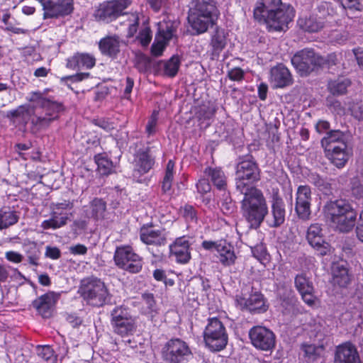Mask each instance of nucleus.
I'll use <instances>...</instances> for the list:
<instances>
[{
	"label": "nucleus",
	"instance_id": "9b49d317",
	"mask_svg": "<svg viewBox=\"0 0 363 363\" xmlns=\"http://www.w3.org/2000/svg\"><path fill=\"white\" fill-rule=\"evenodd\" d=\"M203 338L208 347L212 351H220L228 343V335L222 322L217 318L208 319Z\"/></svg>",
	"mask_w": 363,
	"mask_h": 363
},
{
	"label": "nucleus",
	"instance_id": "052dcab7",
	"mask_svg": "<svg viewBox=\"0 0 363 363\" xmlns=\"http://www.w3.org/2000/svg\"><path fill=\"white\" fill-rule=\"evenodd\" d=\"M45 256L52 259H57L61 257V252L57 247L47 246Z\"/></svg>",
	"mask_w": 363,
	"mask_h": 363
},
{
	"label": "nucleus",
	"instance_id": "3c124183",
	"mask_svg": "<svg viewBox=\"0 0 363 363\" xmlns=\"http://www.w3.org/2000/svg\"><path fill=\"white\" fill-rule=\"evenodd\" d=\"M216 111V108L214 106L203 105L200 107L197 113V116L199 120H208L213 117Z\"/></svg>",
	"mask_w": 363,
	"mask_h": 363
},
{
	"label": "nucleus",
	"instance_id": "864d4df0",
	"mask_svg": "<svg viewBox=\"0 0 363 363\" xmlns=\"http://www.w3.org/2000/svg\"><path fill=\"white\" fill-rule=\"evenodd\" d=\"M52 206L53 207L54 218H57V216L62 214L60 213V209L71 211L73 208L74 204L69 200H64L62 202L52 203Z\"/></svg>",
	"mask_w": 363,
	"mask_h": 363
},
{
	"label": "nucleus",
	"instance_id": "58836bf2",
	"mask_svg": "<svg viewBox=\"0 0 363 363\" xmlns=\"http://www.w3.org/2000/svg\"><path fill=\"white\" fill-rule=\"evenodd\" d=\"M143 306L142 308L143 313L152 320L158 313L156 303L154 299L153 294H144L142 296Z\"/></svg>",
	"mask_w": 363,
	"mask_h": 363
},
{
	"label": "nucleus",
	"instance_id": "6ab92c4d",
	"mask_svg": "<svg viewBox=\"0 0 363 363\" xmlns=\"http://www.w3.org/2000/svg\"><path fill=\"white\" fill-rule=\"evenodd\" d=\"M270 215L272 218L267 220V223L271 228H278L285 222V204L277 193L273 194L272 197Z\"/></svg>",
	"mask_w": 363,
	"mask_h": 363
},
{
	"label": "nucleus",
	"instance_id": "1a4fd4ad",
	"mask_svg": "<svg viewBox=\"0 0 363 363\" xmlns=\"http://www.w3.org/2000/svg\"><path fill=\"white\" fill-rule=\"evenodd\" d=\"M44 115H37L34 113L30 118V128L33 133L48 128L50 124L60 118V113L64 111L62 103L50 99L41 108Z\"/></svg>",
	"mask_w": 363,
	"mask_h": 363
},
{
	"label": "nucleus",
	"instance_id": "e2e57ef3",
	"mask_svg": "<svg viewBox=\"0 0 363 363\" xmlns=\"http://www.w3.org/2000/svg\"><path fill=\"white\" fill-rule=\"evenodd\" d=\"M228 75L233 81H240L244 77V71L240 67H235L228 72Z\"/></svg>",
	"mask_w": 363,
	"mask_h": 363
},
{
	"label": "nucleus",
	"instance_id": "bb28decb",
	"mask_svg": "<svg viewBox=\"0 0 363 363\" xmlns=\"http://www.w3.org/2000/svg\"><path fill=\"white\" fill-rule=\"evenodd\" d=\"M270 82L275 88H283L292 84L289 70L283 65L272 67L270 71Z\"/></svg>",
	"mask_w": 363,
	"mask_h": 363
},
{
	"label": "nucleus",
	"instance_id": "4be33fe9",
	"mask_svg": "<svg viewBox=\"0 0 363 363\" xmlns=\"http://www.w3.org/2000/svg\"><path fill=\"white\" fill-rule=\"evenodd\" d=\"M331 283L334 286L345 288L350 283L351 274L346 262H335L331 267Z\"/></svg>",
	"mask_w": 363,
	"mask_h": 363
},
{
	"label": "nucleus",
	"instance_id": "8fccbe9b",
	"mask_svg": "<svg viewBox=\"0 0 363 363\" xmlns=\"http://www.w3.org/2000/svg\"><path fill=\"white\" fill-rule=\"evenodd\" d=\"M223 192V199L220 201V208L224 213H230L235 209V204L230 197L229 193L226 190Z\"/></svg>",
	"mask_w": 363,
	"mask_h": 363
},
{
	"label": "nucleus",
	"instance_id": "cd10ccee",
	"mask_svg": "<svg viewBox=\"0 0 363 363\" xmlns=\"http://www.w3.org/2000/svg\"><path fill=\"white\" fill-rule=\"evenodd\" d=\"M324 152L327 159L339 169L345 166L351 155L350 150L347 149V145L343 147H333L324 151Z\"/></svg>",
	"mask_w": 363,
	"mask_h": 363
},
{
	"label": "nucleus",
	"instance_id": "2f4dec72",
	"mask_svg": "<svg viewBox=\"0 0 363 363\" xmlns=\"http://www.w3.org/2000/svg\"><path fill=\"white\" fill-rule=\"evenodd\" d=\"M50 218L42 222L40 226L43 230H56L67 225L68 220H70L72 216L71 213H67V211L60 209V213H62L57 216V218H54L53 207L51 206Z\"/></svg>",
	"mask_w": 363,
	"mask_h": 363
},
{
	"label": "nucleus",
	"instance_id": "774afa93",
	"mask_svg": "<svg viewBox=\"0 0 363 363\" xmlns=\"http://www.w3.org/2000/svg\"><path fill=\"white\" fill-rule=\"evenodd\" d=\"M356 233L358 239L363 242V210L359 215V219L356 227Z\"/></svg>",
	"mask_w": 363,
	"mask_h": 363
},
{
	"label": "nucleus",
	"instance_id": "72a5a7b5",
	"mask_svg": "<svg viewBox=\"0 0 363 363\" xmlns=\"http://www.w3.org/2000/svg\"><path fill=\"white\" fill-rule=\"evenodd\" d=\"M204 173L218 190L223 191L226 190L227 177L220 168L208 167L206 168Z\"/></svg>",
	"mask_w": 363,
	"mask_h": 363
},
{
	"label": "nucleus",
	"instance_id": "423d86ee",
	"mask_svg": "<svg viewBox=\"0 0 363 363\" xmlns=\"http://www.w3.org/2000/svg\"><path fill=\"white\" fill-rule=\"evenodd\" d=\"M81 296L88 304L101 307L110 301V294L104 282L97 278L84 280L79 287Z\"/></svg>",
	"mask_w": 363,
	"mask_h": 363
},
{
	"label": "nucleus",
	"instance_id": "6e6552de",
	"mask_svg": "<svg viewBox=\"0 0 363 363\" xmlns=\"http://www.w3.org/2000/svg\"><path fill=\"white\" fill-rule=\"evenodd\" d=\"M111 325L113 332L121 337L132 335L136 330L135 318L130 309L123 305L116 306L111 311Z\"/></svg>",
	"mask_w": 363,
	"mask_h": 363
},
{
	"label": "nucleus",
	"instance_id": "0eeeda50",
	"mask_svg": "<svg viewBox=\"0 0 363 363\" xmlns=\"http://www.w3.org/2000/svg\"><path fill=\"white\" fill-rule=\"evenodd\" d=\"M335 13L334 6L330 3L323 2L318 6L317 12L298 18L297 23L306 32L318 33L325 27L326 18L333 16Z\"/></svg>",
	"mask_w": 363,
	"mask_h": 363
},
{
	"label": "nucleus",
	"instance_id": "c756f323",
	"mask_svg": "<svg viewBox=\"0 0 363 363\" xmlns=\"http://www.w3.org/2000/svg\"><path fill=\"white\" fill-rule=\"evenodd\" d=\"M96 64L95 57L89 53H76L67 59V67L76 69H91Z\"/></svg>",
	"mask_w": 363,
	"mask_h": 363
},
{
	"label": "nucleus",
	"instance_id": "2eb2a0df",
	"mask_svg": "<svg viewBox=\"0 0 363 363\" xmlns=\"http://www.w3.org/2000/svg\"><path fill=\"white\" fill-rule=\"evenodd\" d=\"M312 201V192L309 186L301 185L296 193L295 211L298 217L303 220L310 219Z\"/></svg>",
	"mask_w": 363,
	"mask_h": 363
},
{
	"label": "nucleus",
	"instance_id": "c03bdc74",
	"mask_svg": "<svg viewBox=\"0 0 363 363\" xmlns=\"http://www.w3.org/2000/svg\"><path fill=\"white\" fill-rule=\"evenodd\" d=\"M295 286L299 293L314 291L312 281L303 274H298L296 277Z\"/></svg>",
	"mask_w": 363,
	"mask_h": 363
},
{
	"label": "nucleus",
	"instance_id": "39448f33",
	"mask_svg": "<svg viewBox=\"0 0 363 363\" xmlns=\"http://www.w3.org/2000/svg\"><path fill=\"white\" fill-rule=\"evenodd\" d=\"M323 211L326 219L341 232H350L355 225L357 213L345 199L327 202Z\"/></svg>",
	"mask_w": 363,
	"mask_h": 363
},
{
	"label": "nucleus",
	"instance_id": "473e14b6",
	"mask_svg": "<svg viewBox=\"0 0 363 363\" xmlns=\"http://www.w3.org/2000/svg\"><path fill=\"white\" fill-rule=\"evenodd\" d=\"M220 263L225 266H230L235 263L236 256L233 246L225 240H220L217 250Z\"/></svg>",
	"mask_w": 363,
	"mask_h": 363
},
{
	"label": "nucleus",
	"instance_id": "69168bd1",
	"mask_svg": "<svg viewBox=\"0 0 363 363\" xmlns=\"http://www.w3.org/2000/svg\"><path fill=\"white\" fill-rule=\"evenodd\" d=\"M150 8L155 11L158 12L162 7H164L168 0H147Z\"/></svg>",
	"mask_w": 363,
	"mask_h": 363
},
{
	"label": "nucleus",
	"instance_id": "4d7b16f0",
	"mask_svg": "<svg viewBox=\"0 0 363 363\" xmlns=\"http://www.w3.org/2000/svg\"><path fill=\"white\" fill-rule=\"evenodd\" d=\"M318 349L313 345H308L303 346V351L305 353V355L308 357V359L315 360L317 359L318 357H319Z\"/></svg>",
	"mask_w": 363,
	"mask_h": 363
},
{
	"label": "nucleus",
	"instance_id": "f3484780",
	"mask_svg": "<svg viewBox=\"0 0 363 363\" xmlns=\"http://www.w3.org/2000/svg\"><path fill=\"white\" fill-rule=\"evenodd\" d=\"M249 335L252 345L256 348L269 350L274 346V333L264 327H254L250 330Z\"/></svg>",
	"mask_w": 363,
	"mask_h": 363
},
{
	"label": "nucleus",
	"instance_id": "a878e982",
	"mask_svg": "<svg viewBox=\"0 0 363 363\" xmlns=\"http://www.w3.org/2000/svg\"><path fill=\"white\" fill-rule=\"evenodd\" d=\"M306 238L309 244L320 251V255L327 254L328 244L324 241L322 228L319 224L314 223L310 225Z\"/></svg>",
	"mask_w": 363,
	"mask_h": 363
},
{
	"label": "nucleus",
	"instance_id": "09e8293b",
	"mask_svg": "<svg viewBox=\"0 0 363 363\" xmlns=\"http://www.w3.org/2000/svg\"><path fill=\"white\" fill-rule=\"evenodd\" d=\"M26 99L31 103H35L39 107L42 108L50 98L45 97L44 93L38 91L30 92Z\"/></svg>",
	"mask_w": 363,
	"mask_h": 363
},
{
	"label": "nucleus",
	"instance_id": "4468645a",
	"mask_svg": "<svg viewBox=\"0 0 363 363\" xmlns=\"http://www.w3.org/2000/svg\"><path fill=\"white\" fill-rule=\"evenodd\" d=\"M42 6L43 18H52L70 14L73 9V0H37Z\"/></svg>",
	"mask_w": 363,
	"mask_h": 363
},
{
	"label": "nucleus",
	"instance_id": "338daca9",
	"mask_svg": "<svg viewBox=\"0 0 363 363\" xmlns=\"http://www.w3.org/2000/svg\"><path fill=\"white\" fill-rule=\"evenodd\" d=\"M308 180L311 183L318 188L324 187L325 185L324 179L317 174H311L308 177Z\"/></svg>",
	"mask_w": 363,
	"mask_h": 363
},
{
	"label": "nucleus",
	"instance_id": "20e7f679",
	"mask_svg": "<svg viewBox=\"0 0 363 363\" xmlns=\"http://www.w3.org/2000/svg\"><path fill=\"white\" fill-rule=\"evenodd\" d=\"M131 4L130 0H118L101 4L94 11V16L97 21L109 23L118 16H128V38H132L136 33L139 25V13L137 12L126 13L124 10Z\"/></svg>",
	"mask_w": 363,
	"mask_h": 363
},
{
	"label": "nucleus",
	"instance_id": "a19ab883",
	"mask_svg": "<svg viewBox=\"0 0 363 363\" xmlns=\"http://www.w3.org/2000/svg\"><path fill=\"white\" fill-rule=\"evenodd\" d=\"M211 45L214 53L219 54L226 45V37L222 29H216L211 37Z\"/></svg>",
	"mask_w": 363,
	"mask_h": 363
},
{
	"label": "nucleus",
	"instance_id": "a18cd8bd",
	"mask_svg": "<svg viewBox=\"0 0 363 363\" xmlns=\"http://www.w3.org/2000/svg\"><path fill=\"white\" fill-rule=\"evenodd\" d=\"M37 354L39 357L47 362L52 361L55 362L57 359L54 350L49 345H38L37 347Z\"/></svg>",
	"mask_w": 363,
	"mask_h": 363
},
{
	"label": "nucleus",
	"instance_id": "f257e3e1",
	"mask_svg": "<svg viewBox=\"0 0 363 363\" xmlns=\"http://www.w3.org/2000/svg\"><path fill=\"white\" fill-rule=\"evenodd\" d=\"M260 170L256 162L251 157L242 159L236 167V189L242 195L240 209L242 217L250 228H259L269 213L265 196L261 190L251 184L260 179Z\"/></svg>",
	"mask_w": 363,
	"mask_h": 363
},
{
	"label": "nucleus",
	"instance_id": "f03ea898",
	"mask_svg": "<svg viewBox=\"0 0 363 363\" xmlns=\"http://www.w3.org/2000/svg\"><path fill=\"white\" fill-rule=\"evenodd\" d=\"M294 15L293 6L281 0H261L254 9L255 18L266 24L269 31L284 30Z\"/></svg>",
	"mask_w": 363,
	"mask_h": 363
},
{
	"label": "nucleus",
	"instance_id": "a211bd4d",
	"mask_svg": "<svg viewBox=\"0 0 363 363\" xmlns=\"http://www.w3.org/2000/svg\"><path fill=\"white\" fill-rule=\"evenodd\" d=\"M174 29L167 23L158 24V31L151 47V53L155 57L160 56L169 40L173 38Z\"/></svg>",
	"mask_w": 363,
	"mask_h": 363
},
{
	"label": "nucleus",
	"instance_id": "37998d69",
	"mask_svg": "<svg viewBox=\"0 0 363 363\" xmlns=\"http://www.w3.org/2000/svg\"><path fill=\"white\" fill-rule=\"evenodd\" d=\"M174 168V163L172 160H169L167 164L165 174L162 183V189L164 193L169 191L172 187V184L174 178L173 170Z\"/></svg>",
	"mask_w": 363,
	"mask_h": 363
},
{
	"label": "nucleus",
	"instance_id": "5701e85b",
	"mask_svg": "<svg viewBox=\"0 0 363 363\" xmlns=\"http://www.w3.org/2000/svg\"><path fill=\"white\" fill-rule=\"evenodd\" d=\"M57 296L54 292L46 293L33 301V306L43 318H48L52 315Z\"/></svg>",
	"mask_w": 363,
	"mask_h": 363
},
{
	"label": "nucleus",
	"instance_id": "49530a36",
	"mask_svg": "<svg viewBox=\"0 0 363 363\" xmlns=\"http://www.w3.org/2000/svg\"><path fill=\"white\" fill-rule=\"evenodd\" d=\"M351 192L356 199H363V178L354 177L352 179Z\"/></svg>",
	"mask_w": 363,
	"mask_h": 363
},
{
	"label": "nucleus",
	"instance_id": "c85d7f7f",
	"mask_svg": "<svg viewBox=\"0 0 363 363\" xmlns=\"http://www.w3.org/2000/svg\"><path fill=\"white\" fill-rule=\"evenodd\" d=\"M99 47L103 55L116 58L120 52V38L116 35L106 36L100 40Z\"/></svg>",
	"mask_w": 363,
	"mask_h": 363
},
{
	"label": "nucleus",
	"instance_id": "b1692460",
	"mask_svg": "<svg viewBox=\"0 0 363 363\" xmlns=\"http://www.w3.org/2000/svg\"><path fill=\"white\" fill-rule=\"evenodd\" d=\"M140 238L146 245L161 246L164 245L167 242L164 229H152L143 226L140 230Z\"/></svg>",
	"mask_w": 363,
	"mask_h": 363
},
{
	"label": "nucleus",
	"instance_id": "f8f14e48",
	"mask_svg": "<svg viewBox=\"0 0 363 363\" xmlns=\"http://www.w3.org/2000/svg\"><path fill=\"white\" fill-rule=\"evenodd\" d=\"M162 354L167 363H187L193 357L189 345L179 338L169 340L163 347Z\"/></svg>",
	"mask_w": 363,
	"mask_h": 363
},
{
	"label": "nucleus",
	"instance_id": "bf43d9fd",
	"mask_svg": "<svg viewBox=\"0 0 363 363\" xmlns=\"http://www.w3.org/2000/svg\"><path fill=\"white\" fill-rule=\"evenodd\" d=\"M196 188L198 191L201 194L209 192L211 189V186L208 182V179H199L196 184Z\"/></svg>",
	"mask_w": 363,
	"mask_h": 363
},
{
	"label": "nucleus",
	"instance_id": "6e6d98bb",
	"mask_svg": "<svg viewBox=\"0 0 363 363\" xmlns=\"http://www.w3.org/2000/svg\"><path fill=\"white\" fill-rule=\"evenodd\" d=\"M338 1L343 9H349L355 11L361 9L362 4L359 0H336Z\"/></svg>",
	"mask_w": 363,
	"mask_h": 363
},
{
	"label": "nucleus",
	"instance_id": "5fc2aeb1",
	"mask_svg": "<svg viewBox=\"0 0 363 363\" xmlns=\"http://www.w3.org/2000/svg\"><path fill=\"white\" fill-rule=\"evenodd\" d=\"M40 256V252L35 247H33L29 250L26 251L28 262L33 266L39 265Z\"/></svg>",
	"mask_w": 363,
	"mask_h": 363
},
{
	"label": "nucleus",
	"instance_id": "603ef678",
	"mask_svg": "<svg viewBox=\"0 0 363 363\" xmlns=\"http://www.w3.org/2000/svg\"><path fill=\"white\" fill-rule=\"evenodd\" d=\"M142 46H147L152 40V31L148 26H144L139 32L136 38Z\"/></svg>",
	"mask_w": 363,
	"mask_h": 363
},
{
	"label": "nucleus",
	"instance_id": "f704fd0d",
	"mask_svg": "<svg viewBox=\"0 0 363 363\" xmlns=\"http://www.w3.org/2000/svg\"><path fill=\"white\" fill-rule=\"evenodd\" d=\"M19 220V213L9 207L0 208V230L15 225Z\"/></svg>",
	"mask_w": 363,
	"mask_h": 363
},
{
	"label": "nucleus",
	"instance_id": "de8ad7c7",
	"mask_svg": "<svg viewBox=\"0 0 363 363\" xmlns=\"http://www.w3.org/2000/svg\"><path fill=\"white\" fill-rule=\"evenodd\" d=\"M181 213L187 223H197V212L192 206L185 205L181 208Z\"/></svg>",
	"mask_w": 363,
	"mask_h": 363
},
{
	"label": "nucleus",
	"instance_id": "c9c22d12",
	"mask_svg": "<svg viewBox=\"0 0 363 363\" xmlns=\"http://www.w3.org/2000/svg\"><path fill=\"white\" fill-rule=\"evenodd\" d=\"M33 115L34 109L31 108L30 105H22L19 106L16 109L8 111L6 117L13 121H15L16 118H21L25 123H27L28 118L30 121Z\"/></svg>",
	"mask_w": 363,
	"mask_h": 363
},
{
	"label": "nucleus",
	"instance_id": "680f3d73",
	"mask_svg": "<svg viewBox=\"0 0 363 363\" xmlns=\"http://www.w3.org/2000/svg\"><path fill=\"white\" fill-rule=\"evenodd\" d=\"M5 257L8 261L15 264H18L23 259V256L19 252L15 251L6 252Z\"/></svg>",
	"mask_w": 363,
	"mask_h": 363
},
{
	"label": "nucleus",
	"instance_id": "7ed1b4c3",
	"mask_svg": "<svg viewBox=\"0 0 363 363\" xmlns=\"http://www.w3.org/2000/svg\"><path fill=\"white\" fill-rule=\"evenodd\" d=\"M219 15L215 0H192L187 19L194 33L200 35L216 23Z\"/></svg>",
	"mask_w": 363,
	"mask_h": 363
},
{
	"label": "nucleus",
	"instance_id": "4c0bfd02",
	"mask_svg": "<svg viewBox=\"0 0 363 363\" xmlns=\"http://www.w3.org/2000/svg\"><path fill=\"white\" fill-rule=\"evenodd\" d=\"M351 82L347 78H338L330 81L328 84V89L333 96H340L346 94Z\"/></svg>",
	"mask_w": 363,
	"mask_h": 363
},
{
	"label": "nucleus",
	"instance_id": "7c9ffc66",
	"mask_svg": "<svg viewBox=\"0 0 363 363\" xmlns=\"http://www.w3.org/2000/svg\"><path fill=\"white\" fill-rule=\"evenodd\" d=\"M344 145H347L345 135L339 130L327 131L321 140V146L324 151Z\"/></svg>",
	"mask_w": 363,
	"mask_h": 363
},
{
	"label": "nucleus",
	"instance_id": "79ce46f5",
	"mask_svg": "<svg viewBox=\"0 0 363 363\" xmlns=\"http://www.w3.org/2000/svg\"><path fill=\"white\" fill-rule=\"evenodd\" d=\"M91 208V216L96 220L104 218L106 209V204L101 199L96 198L90 203Z\"/></svg>",
	"mask_w": 363,
	"mask_h": 363
},
{
	"label": "nucleus",
	"instance_id": "ddd939ff",
	"mask_svg": "<svg viewBox=\"0 0 363 363\" xmlns=\"http://www.w3.org/2000/svg\"><path fill=\"white\" fill-rule=\"evenodd\" d=\"M113 259L119 268L131 273L139 272L143 267L141 257L129 246L117 247Z\"/></svg>",
	"mask_w": 363,
	"mask_h": 363
},
{
	"label": "nucleus",
	"instance_id": "dca6fc26",
	"mask_svg": "<svg viewBox=\"0 0 363 363\" xmlns=\"http://www.w3.org/2000/svg\"><path fill=\"white\" fill-rule=\"evenodd\" d=\"M235 303L236 306L241 310H247L254 313H263L268 308L263 294L257 291L250 294L248 298L237 296Z\"/></svg>",
	"mask_w": 363,
	"mask_h": 363
},
{
	"label": "nucleus",
	"instance_id": "0e129e2a",
	"mask_svg": "<svg viewBox=\"0 0 363 363\" xmlns=\"http://www.w3.org/2000/svg\"><path fill=\"white\" fill-rule=\"evenodd\" d=\"M352 115L359 121H363V104H354L351 108Z\"/></svg>",
	"mask_w": 363,
	"mask_h": 363
},
{
	"label": "nucleus",
	"instance_id": "412c9836",
	"mask_svg": "<svg viewBox=\"0 0 363 363\" xmlns=\"http://www.w3.org/2000/svg\"><path fill=\"white\" fill-rule=\"evenodd\" d=\"M170 256L177 262L186 264L191 259L190 243L184 237L178 238L169 245Z\"/></svg>",
	"mask_w": 363,
	"mask_h": 363
},
{
	"label": "nucleus",
	"instance_id": "e433bc0d",
	"mask_svg": "<svg viewBox=\"0 0 363 363\" xmlns=\"http://www.w3.org/2000/svg\"><path fill=\"white\" fill-rule=\"evenodd\" d=\"M180 66V60L178 56H172L167 61H162L159 63V69L163 72V74L174 77L178 72Z\"/></svg>",
	"mask_w": 363,
	"mask_h": 363
},
{
	"label": "nucleus",
	"instance_id": "aec40b11",
	"mask_svg": "<svg viewBox=\"0 0 363 363\" xmlns=\"http://www.w3.org/2000/svg\"><path fill=\"white\" fill-rule=\"evenodd\" d=\"M155 159L150 153L149 147L139 149L134 155L133 172L142 175L147 173L153 167Z\"/></svg>",
	"mask_w": 363,
	"mask_h": 363
},
{
	"label": "nucleus",
	"instance_id": "13d9d810",
	"mask_svg": "<svg viewBox=\"0 0 363 363\" xmlns=\"http://www.w3.org/2000/svg\"><path fill=\"white\" fill-rule=\"evenodd\" d=\"M92 123L106 132H110L114 128L113 124L104 118L94 119Z\"/></svg>",
	"mask_w": 363,
	"mask_h": 363
},
{
	"label": "nucleus",
	"instance_id": "393cba45",
	"mask_svg": "<svg viewBox=\"0 0 363 363\" xmlns=\"http://www.w3.org/2000/svg\"><path fill=\"white\" fill-rule=\"evenodd\" d=\"M335 363H362L356 347L351 343L339 345L335 352Z\"/></svg>",
	"mask_w": 363,
	"mask_h": 363
},
{
	"label": "nucleus",
	"instance_id": "9d476101",
	"mask_svg": "<svg viewBox=\"0 0 363 363\" xmlns=\"http://www.w3.org/2000/svg\"><path fill=\"white\" fill-rule=\"evenodd\" d=\"M325 62V60L322 56L309 48L298 52L291 58L292 65L301 75H308L322 67Z\"/></svg>",
	"mask_w": 363,
	"mask_h": 363
},
{
	"label": "nucleus",
	"instance_id": "ea45409f",
	"mask_svg": "<svg viewBox=\"0 0 363 363\" xmlns=\"http://www.w3.org/2000/svg\"><path fill=\"white\" fill-rule=\"evenodd\" d=\"M94 161L97 164V171L101 175H108L113 172V165L111 160L102 154L94 156Z\"/></svg>",
	"mask_w": 363,
	"mask_h": 363
}]
</instances>
